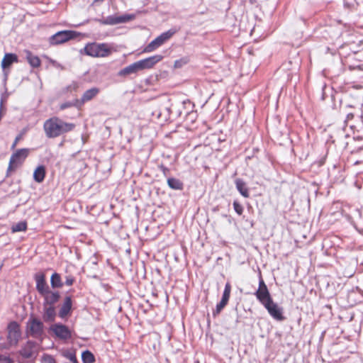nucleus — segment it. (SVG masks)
<instances>
[{"mask_svg":"<svg viewBox=\"0 0 363 363\" xmlns=\"http://www.w3.org/2000/svg\"><path fill=\"white\" fill-rule=\"evenodd\" d=\"M50 284L53 289L62 288L63 286V283L60 274L55 272L52 274L50 278Z\"/></svg>","mask_w":363,"mask_h":363,"instance_id":"b1692460","label":"nucleus"},{"mask_svg":"<svg viewBox=\"0 0 363 363\" xmlns=\"http://www.w3.org/2000/svg\"><path fill=\"white\" fill-rule=\"evenodd\" d=\"M56 317L55 306H43V319L46 323L53 322Z\"/></svg>","mask_w":363,"mask_h":363,"instance_id":"a211bd4d","label":"nucleus"},{"mask_svg":"<svg viewBox=\"0 0 363 363\" xmlns=\"http://www.w3.org/2000/svg\"><path fill=\"white\" fill-rule=\"evenodd\" d=\"M189 62V59L188 57H182L179 60H175L174 66L175 68H180L182 66L186 65Z\"/></svg>","mask_w":363,"mask_h":363,"instance_id":"7c9ffc66","label":"nucleus"},{"mask_svg":"<svg viewBox=\"0 0 363 363\" xmlns=\"http://www.w3.org/2000/svg\"><path fill=\"white\" fill-rule=\"evenodd\" d=\"M158 167L165 177H169L170 174V169L168 167L164 166L163 164H160Z\"/></svg>","mask_w":363,"mask_h":363,"instance_id":"72a5a7b5","label":"nucleus"},{"mask_svg":"<svg viewBox=\"0 0 363 363\" xmlns=\"http://www.w3.org/2000/svg\"><path fill=\"white\" fill-rule=\"evenodd\" d=\"M21 139V135L19 134L18 135H17L13 143V144L11 145V150H14L18 143V141Z\"/></svg>","mask_w":363,"mask_h":363,"instance_id":"4c0bfd02","label":"nucleus"},{"mask_svg":"<svg viewBox=\"0 0 363 363\" xmlns=\"http://www.w3.org/2000/svg\"><path fill=\"white\" fill-rule=\"evenodd\" d=\"M359 164V162H358V161H357V162H354V164Z\"/></svg>","mask_w":363,"mask_h":363,"instance_id":"49530a36","label":"nucleus"},{"mask_svg":"<svg viewBox=\"0 0 363 363\" xmlns=\"http://www.w3.org/2000/svg\"><path fill=\"white\" fill-rule=\"evenodd\" d=\"M41 296L43 297V306H55V304L58 302L60 298L59 291H53L51 290L48 291Z\"/></svg>","mask_w":363,"mask_h":363,"instance_id":"2eb2a0df","label":"nucleus"},{"mask_svg":"<svg viewBox=\"0 0 363 363\" xmlns=\"http://www.w3.org/2000/svg\"><path fill=\"white\" fill-rule=\"evenodd\" d=\"M347 107L350 108H354V107L352 106H350V105H348Z\"/></svg>","mask_w":363,"mask_h":363,"instance_id":"37998d69","label":"nucleus"},{"mask_svg":"<svg viewBox=\"0 0 363 363\" xmlns=\"http://www.w3.org/2000/svg\"><path fill=\"white\" fill-rule=\"evenodd\" d=\"M100 92V89L97 87H92L86 90L82 95V98L79 99V104L82 106L85 103L92 100Z\"/></svg>","mask_w":363,"mask_h":363,"instance_id":"f3484780","label":"nucleus"},{"mask_svg":"<svg viewBox=\"0 0 363 363\" xmlns=\"http://www.w3.org/2000/svg\"><path fill=\"white\" fill-rule=\"evenodd\" d=\"M11 232L17 233V232H23L27 230V223L26 221H20L16 224H13L11 226Z\"/></svg>","mask_w":363,"mask_h":363,"instance_id":"393cba45","label":"nucleus"},{"mask_svg":"<svg viewBox=\"0 0 363 363\" xmlns=\"http://www.w3.org/2000/svg\"><path fill=\"white\" fill-rule=\"evenodd\" d=\"M72 300L70 296H67L65 298L58 312V316L64 319L69 315L72 313Z\"/></svg>","mask_w":363,"mask_h":363,"instance_id":"4468645a","label":"nucleus"},{"mask_svg":"<svg viewBox=\"0 0 363 363\" xmlns=\"http://www.w3.org/2000/svg\"><path fill=\"white\" fill-rule=\"evenodd\" d=\"M18 62V57L14 53H6L2 61L1 67L4 70L9 67L13 63Z\"/></svg>","mask_w":363,"mask_h":363,"instance_id":"412c9836","label":"nucleus"},{"mask_svg":"<svg viewBox=\"0 0 363 363\" xmlns=\"http://www.w3.org/2000/svg\"><path fill=\"white\" fill-rule=\"evenodd\" d=\"M235 184L236 186L237 190L239 191V193L245 198H249L250 197V191L249 189L247 186L246 182L240 178H238L235 180Z\"/></svg>","mask_w":363,"mask_h":363,"instance_id":"aec40b11","label":"nucleus"},{"mask_svg":"<svg viewBox=\"0 0 363 363\" xmlns=\"http://www.w3.org/2000/svg\"><path fill=\"white\" fill-rule=\"evenodd\" d=\"M139 71H141V69L137 61L121 69L118 72V76L121 77H126L131 74H137Z\"/></svg>","mask_w":363,"mask_h":363,"instance_id":"dca6fc26","label":"nucleus"},{"mask_svg":"<svg viewBox=\"0 0 363 363\" xmlns=\"http://www.w3.org/2000/svg\"><path fill=\"white\" fill-rule=\"evenodd\" d=\"M136 17V15L134 13H125L123 15H110L104 18L103 19L99 20V22L103 25H117L121 23H128L134 20Z\"/></svg>","mask_w":363,"mask_h":363,"instance_id":"0eeeda50","label":"nucleus"},{"mask_svg":"<svg viewBox=\"0 0 363 363\" xmlns=\"http://www.w3.org/2000/svg\"><path fill=\"white\" fill-rule=\"evenodd\" d=\"M7 330L9 342L11 345H16L21 336L19 324L16 321H12L9 323Z\"/></svg>","mask_w":363,"mask_h":363,"instance_id":"9d476101","label":"nucleus"},{"mask_svg":"<svg viewBox=\"0 0 363 363\" xmlns=\"http://www.w3.org/2000/svg\"><path fill=\"white\" fill-rule=\"evenodd\" d=\"M164 58L162 55H155L145 59L138 60V65L142 70L152 69L158 62H161Z\"/></svg>","mask_w":363,"mask_h":363,"instance_id":"9b49d317","label":"nucleus"},{"mask_svg":"<svg viewBox=\"0 0 363 363\" xmlns=\"http://www.w3.org/2000/svg\"><path fill=\"white\" fill-rule=\"evenodd\" d=\"M75 125L68 123L57 116L47 119L43 123V130L48 138H55L72 131Z\"/></svg>","mask_w":363,"mask_h":363,"instance_id":"f03ea898","label":"nucleus"},{"mask_svg":"<svg viewBox=\"0 0 363 363\" xmlns=\"http://www.w3.org/2000/svg\"><path fill=\"white\" fill-rule=\"evenodd\" d=\"M254 294L257 301L264 307L270 316L274 320L282 321L285 319L283 314V308L273 301L267 286L262 279L261 272L259 273L258 289Z\"/></svg>","mask_w":363,"mask_h":363,"instance_id":"f257e3e1","label":"nucleus"},{"mask_svg":"<svg viewBox=\"0 0 363 363\" xmlns=\"http://www.w3.org/2000/svg\"><path fill=\"white\" fill-rule=\"evenodd\" d=\"M104 1V0H94V1H95V2H98V1L101 2V1Z\"/></svg>","mask_w":363,"mask_h":363,"instance_id":"79ce46f5","label":"nucleus"},{"mask_svg":"<svg viewBox=\"0 0 363 363\" xmlns=\"http://www.w3.org/2000/svg\"><path fill=\"white\" fill-rule=\"evenodd\" d=\"M231 292V285L229 282H227L225 285L224 291L221 298L222 301L228 303Z\"/></svg>","mask_w":363,"mask_h":363,"instance_id":"cd10ccee","label":"nucleus"},{"mask_svg":"<svg viewBox=\"0 0 363 363\" xmlns=\"http://www.w3.org/2000/svg\"><path fill=\"white\" fill-rule=\"evenodd\" d=\"M86 55L93 57H106L112 53V50L106 43H88L84 48Z\"/></svg>","mask_w":363,"mask_h":363,"instance_id":"7ed1b4c3","label":"nucleus"},{"mask_svg":"<svg viewBox=\"0 0 363 363\" xmlns=\"http://www.w3.org/2000/svg\"><path fill=\"white\" fill-rule=\"evenodd\" d=\"M2 267H3V263H1V264H0V270L1 269Z\"/></svg>","mask_w":363,"mask_h":363,"instance_id":"c03bdc74","label":"nucleus"},{"mask_svg":"<svg viewBox=\"0 0 363 363\" xmlns=\"http://www.w3.org/2000/svg\"><path fill=\"white\" fill-rule=\"evenodd\" d=\"M26 54V59L30 66L35 69L38 68L41 65V60L37 55H35L30 50H26L24 51Z\"/></svg>","mask_w":363,"mask_h":363,"instance_id":"6ab92c4d","label":"nucleus"},{"mask_svg":"<svg viewBox=\"0 0 363 363\" xmlns=\"http://www.w3.org/2000/svg\"><path fill=\"white\" fill-rule=\"evenodd\" d=\"M176 33L177 30L174 28H171L162 33L144 48L143 52L150 53L154 52L169 40Z\"/></svg>","mask_w":363,"mask_h":363,"instance_id":"39448f33","label":"nucleus"},{"mask_svg":"<svg viewBox=\"0 0 363 363\" xmlns=\"http://www.w3.org/2000/svg\"><path fill=\"white\" fill-rule=\"evenodd\" d=\"M233 208L236 213L239 216H241L243 213L244 208L241 203H240L237 200L233 201Z\"/></svg>","mask_w":363,"mask_h":363,"instance_id":"2f4dec72","label":"nucleus"},{"mask_svg":"<svg viewBox=\"0 0 363 363\" xmlns=\"http://www.w3.org/2000/svg\"><path fill=\"white\" fill-rule=\"evenodd\" d=\"M250 1L252 4V3H254L255 1V0H250Z\"/></svg>","mask_w":363,"mask_h":363,"instance_id":"a18cd8bd","label":"nucleus"},{"mask_svg":"<svg viewBox=\"0 0 363 363\" xmlns=\"http://www.w3.org/2000/svg\"><path fill=\"white\" fill-rule=\"evenodd\" d=\"M0 363H13V360L9 355L0 354Z\"/></svg>","mask_w":363,"mask_h":363,"instance_id":"f704fd0d","label":"nucleus"},{"mask_svg":"<svg viewBox=\"0 0 363 363\" xmlns=\"http://www.w3.org/2000/svg\"><path fill=\"white\" fill-rule=\"evenodd\" d=\"M68 88L73 89L74 90H77L78 88L77 82H73Z\"/></svg>","mask_w":363,"mask_h":363,"instance_id":"a19ab883","label":"nucleus"},{"mask_svg":"<svg viewBox=\"0 0 363 363\" xmlns=\"http://www.w3.org/2000/svg\"><path fill=\"white\" fill-rule=\"evenodd\" d=\"M68 358H69V359L72 363H79V362H78V361H77V357H76L75 354L70 353V354L68 355Z\"/></svg>","mask_w":363,"mask_h":363,"instance_id":"58836bf2","label":"nucleus"},{"mask_svg":"<svg viewBox=\"0 0 363 363\" xmlns=\"http://www.w3.org/2000/svg\"><path fill=\"white\" fill-rule=\"evenodd\" d=\"M75 281V279L73 276L69 275L65 277V284L67 286H72Z\"/></svg>","mask_w":363,"mask_h":363,"instance_id":"e433bc0d","label":"nucleus"},{"mask_svg":"<svg viewBox=\"0 0 363 363\" xmlns=\"http://www.w3.org/2000/svg\"><path fill=\"white\" fill-rule=\"evenodd\" d=\"M46 175V169L44 165H39L33 172V179L38 183H42Z\"/></svg>","mask_w":363,"mask_h":363,"instance_id":"4be33fe9","label":"nucleus"},{"mask_svg":"<svg viewBox=\"0 0 363 363\" xmlns=\"http://www.w3.org/2000/svg\"><path fill=\"white\" fill-rule=\"evenodd\" d=\"M342 111L346 115L345 119L344 121L345 126H350L351 128H352L354 125L353 124H350V122L354 118V113L351 111L347 112L345 110V108L342 109Z\"/></svg>","mask_w":363,"mask_h":363,"instance_id":"c85d7f7f","label":"nucleus"},{"mask_svg":"<svg viewBox=\"0 0 363 363\" xmlns=\"http://www.w3.org/2000/svg\"><path fill=\"white\" fill-rule=\"evenodd\" d=\"M228 303H225V302H223L222 301H220L219 303H218L216 306V308L213 311V315L214 317L217 316L218 314H220V313L221 312V311L225 307V306L227 305Z\"/></svg>","mask_w":363,"mask_h":363,"instance_id":"c756f323","label":"nucleus"},{"mask_svg":"<svg viewBox=\"0 0 363 363\" xmlns=\"http://www.w3.org/2000/svg\"><path fill=\"white\" fill-rule=\"evenodd\" d=\"M30 150L28 148H21L17 150L11 155L6 171L7 177L10 175L11 172L15 171L23 164Z\"/></svg>","mask_w":363,"mask_h":363,"instance_id":"20e7f679","label":"nucleus"},{"mask_svg":"<svg viewBox=\"0 0 363 363\" xmlns=\"http://www.w3.org/2000/svg\"><path fill=\"white\" fill-rule=\"evenodd\" d=\"M18 352L23 359L33 362L38 355L39 345L34 341L28 340Z\"/></svg>","mask_w":363,"mask_h":363,"instance_id":"423d86ee","label":"nucleus"},{"mask_svg":"<svg viewBox=\"0 0 363 363\" xmlns=\"http://www.w3.org/2000/svg\"><path fill=\"white\" fill-rule=\"evenodd\" d=\"M43 328L44 325L43 322L38 318H30L27 323L28 333L33 337H40L43 333Z\"/></svg>","mask_w":363,"mask_h":363,"instance_id":"1a4fd4ad","label":"nucleus"},{"mask_svg":"<svg viewBox=\"0 0 363 363\" xmlns=\"http://www.w3.org/2000/svg\"><path fill=\"white\" fill-rule=\"evenodd\" d=\"M167 184L169 187L174 190H182L184 188V184L179 179L174 177L167 178Z\"/></svg>","mask_w":363,"mask_h":363,"instance_id":"5701e85b","label":"nucleus"},{"mask_svg":"<svg viewBox=\"0 0 363 363\" xmlns=\"http://www.w3.org/2000/svg\"><path fill=\"white\" fill-rule=\"evenodd\" d=\"M77 35V33L74 30H61L52 35L49 42L52 45H60L74 38Z\"/></svg>","mask_w":363,"mask_h":363,"instance_id":"6e6552de","label":"nucleus"},{"mask_svg":"<svg viewBox=\"0 0 363 363\" xmlns=\"http://www.w3.org/2000/svg\"><path fill=\"white\" fill-rule=\"evenodd\" d=\"M44 57H45V59H47V60H48V61L49 62V63H50V65H52L53 67H56V68L61 69H63L62 65L60 63H59L58 62H57L56 60H52V58H50V57H48V56H46V55H44Z\"/></svg>","mask_w":363,"mask_h":363,"instance_id":"473e14b6","label":"nucleus"},{"mask_svg":"<svg viewBox=\"0 0 363 363\" xmlns=\"http://www.w3.org/2000/svg\"><path fill=\"white\" fill-rule=\"evenodd\" d=\"M152 116H156L158 119H160L162 116V113L160 110H155L152 112Z\"/></svg>","mask_w":363,"mask_h":363,"instance_id":"ea45409f","label":"nucleus"},{"mask_svg":"<svg viewBox=\"0 0 363 363\" xmlns=\"http://www.w3.org/2000/svg\"><path fill=\"white\" fill-rule=\"evenodd\" d=\"M51 330L61 340H67L72 337L71 331L65 325L56 323L51 327Z\"/></svg>","mask_w":363,"mask_h":363,"instance_id":"f8f14e48","label":"nucleus"},{"mask_svg":"<svg viewBox=\"0 0 363 363\" xmlns=\"http://www.w3.org/2000/svg\"><path fill=\"white\" fill-rule=\"evenodd\" d=\"M83 363H94L95 362L94 355L89 350H86L82 354Z\"/></svg>","mask_w":363,"mask_h":363,"instance_id":"a878e982","label":"nucleus"},{"mask_svg":"<svg viewBox=\"0 0 363 363\" xmlns=\"http://www.w3.org/2000/svg\"><path fill=\"white\" fill-rule=\"evenodd\" d=\"M78 102H79V99H76L73 101H67V102L62 103L60 106V109L65 110L66 108H70L72 106L80 108L82 106Z\"/></svg>","mask_w":363,"mask_h":363,"instance_id":"bb28decb","label":"nucleus"},{"mask_svg":"<svg viewBox=\"0 0 363 363\" xmlns=\"http://www.w3.org/2000/svg\"><path fill=\"white\" fill-rule=\"evenodd\" d=\"M34 279L36 284V290L41 296L50 290L45 280V275L43 272H38L34 275Z\"/></svg>","mask_w":363,"mask_h":363,"instance_id":"ddd939ff","label":"nucleus"},{"mask_svg":"<svg viewBox=\"0 0 363 363\" xmlns=\"http://www.w3.org/2000/svg\"><path fill=\"white\" fill-rule=\"evenodd\" d=\"M43 361L44 363H56L55 358L50 354H44L43 356Z\"/></svg>","mask_w":363,"mask_h":363,"instance_id":"c9c22d12","label":"nucleus"}]
</instances>
